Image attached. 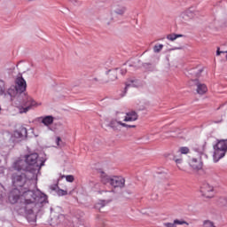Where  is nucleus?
I'll return each instance as SVG.
<instances>
[{"label": "nucleus", "instance_id": "f257e3e1", "mask_svg": "<svg viewBox=\"0 0 227 227\" xmlns=\"http://www.w3.org/2000/svg\"><path fill=\"white\" fill-rule=\"evenodd\" d=\"M12 168L16 171L11 176L13 187L23 190L28 189L33 185V181L36 178V174H35V170L33 168L26 167L24 160L15 161Z\"/></svg>", "mask_w": 227, "mask_h": 227}, {"label": "nucleus", "instance_id": "c9c22d12", "mask_svg": "<svg viewBox=\"0 0 227 227\" xmlns=\"http://www.w3.org/2000/svg\"><path fill=\"white\" fill-rule=\"evenodd\" d=\"M121 75H126L127 74V68H121L120 69Z\"/></svg>", "mask_w": 227, "mask_h": 227}, {"label": "nucleus", "instance_id": "a19ab883", "mask_svg": "<svg viewBox=\"0 0 227 227\" xmlns=\"http://www.w3.org/2000/svg\"><path fill=\"white\" fill-rule=\"evenodd\" d=\"M0 111H1V106H0Z\"/></svg>", "mask_w": 227, "mask_h": 227}, {"label": "nucleus", "instance_id": "a878e982", "mask_svg": "<svg viewBox=\"0 0 227 227\" xmlns=\"http://www.w3.org/2000/svg\"><path fill=\"white\" fill-rule=\"evenodd\" d=\"M124 119H125V114L124 113L116 112L115 120H117V121H121V120L123 121Z\"/></svg>", "mask_w": 227, "mask_h": 227}, {"label": "nucleus", "instance_id": "5701e85b", "mask_svg": "<svg viewBox=\"0 0 227 227\" xmlns=\"http://www.w3.org/2000/svg\"><path fill=\"white\" fill-rule=\"evenodd\" d=\"M183 36L184 35H180V34H169L167 35V39L170 40V42H175L176 38H182Z\"/></svg>", "mask_w": 227, "mask_h": 227}, {"label": "nucleus", "instance_id": "9d476101", "mask_svg": "<svg viewBox=\"0 0 227 227\" xmlns=\"http://www.w3.org/2000/svg\"><path fill=\"white\" fill-rule=\"evenodd\" d=\"M190 150L189 147H180L177 151L176 154L174 155L173 160H175L176 164H182L183 159L182 155H187L189 153Z\"/></svg>", "mask_w": 227, "mask_h": 227}, {"label": "nucleus", "instance_id": "4468645a", "mask_svg": "<svg viewBox=\"0 0 227 227\" xmlns=\"http://www.w3.org/2000/svg\"><path fill=\"white\" fill-rule=\"evenodd\" d=\"M195 85L197 86L196 91L199 95H205L208 91V88L204 83L198 82V79L194 80Z\"/></svg>", "mask_w": 227, "mask_h": 227}, {"label": "nucleus", "instance_id": "4c0bfd02", "mask_svg": "<svg viewBox=\"0 0 227 227\" xmlns=\"http://www.w3.org/2000/svg\"><path fill=\"white\" fill-rule=\"evenodd\" d=\"M51 191H56L58 189V184H53L51 186Z\"/></svg>", "mask_w": 227, "mask_h": 227}, {"label": "nucleus", "instance_id": "c85d7f7f", "mask_svg": "<svg viewBox=\"0 0 227 227\" xmlns=\"http://www.w3.org/2000/svg\"><path fill=\"white\" fill-rule=\"evenodd\" d=\"M201 72H203V70L201 69H199V70H196L194 69L193 71H192V74L194 75V77H200V75H201Z\"/></svg>", "mask_w": 227, "mask_h": 227}, {"label": "nucleus", "instance_id": "ddd939ff", "mask_svg": "<svg viewBox=\"0 0 227 227\" xmlns=\"http://www.w3.org/2000/svg\"><path fill=\"white\" fill-rule=\"evenodd\" d=\"M190 166L195 171H200V169L203 168V161H201V158H193L190 161Z\"/></svg>", "mask_w": 227, "mask_h": 227}, {"label": "nucleus", "instance_id": "473e14b6", "mask_svg": "<svg viewBox=\"0 0 227 227\" xmlns=\"http://www.w3.org/2000/svg\"><path fill=\"white\" fill-rule=\"evenodd\" d=\"M70 1V3L72 4H74V6H79V4H81V1L82 0H69Z\"/></svg>", "mask_w": 227, "mask_h": 227}, {"label": "nucleus", "instance_id": "f03ea898", "mask_svg": "<svg viewBox=\"0 0 227 227\" xmlns=\"http://www.w3.org/2000/svg\"><path fill=\"white\" fill-rule=\"evenodd\" d=\"M24 200V208L28 223H35L36 221V215L35 210L36 208V201L38 203H47V195L42 193L36 196L34 191H31V186L27 189L21 190V200Z\"/></svg>", "mask_w": 227, "mask_h": 227}, {"label": "nucleus", "instance_id": "9b49d317", "mask_svg": "<svg viewBox=\"0 0 227 227\" xmlns=\"http://www.w3.org/2000/svg\"><path fill=\"white\" fill-rule=\"evenodd\" d=\"M108 127H110V129H113V130L116 132H120V130H121V127H128V126H127V123L122 122L121 121L112 119L108 124Z\"/></svg>", "mask_w": 227, "mask_h": 227}, {"label": "nucleus", "instance_id": "2f4dec72", "mask_svg": "<svg viewBox=\"0 0 227 227\" xmlns=\"http://www.w3.org/2000/svg\"><path fill=\"white\" fill-rule=\"evenodd\" d=\"M66 180H67V182L72 183V182H74V180H75V178L74 177V176L68 175V176H66Z\"/></svg>", "mask_w": 227, "mask_h": 227}, {"label": "nucleus", "instance_id": "ea45409f", "mask_svg": "<svg viewBox=\"0 0 227 227\" xmlns=\"http://www.w3.org/2000/svg\"><path fill=\"white\" fill-rule=\"evenodd\" d=\"M177 49H182V48H177Z\"/></svg>", "mask_w": 227, "mask_h": 227}, {"label": "nucleus", "instance_id": "20e7f679", "mask_svg": "<svg viewBox=\"0 0 227 227\" xmlns=\"http://www.w3.org/2000/svg\"><path fill=\"white\" fill-rule=\"evenodd\" d=\"M101 182L105 185L109 184L114 189H116L117 187H120L121 189L122 187H125V178L121 176L103 175L101 176Z\"/></svg>", "mask_w": 227, "mask_h": 227}, {"label": "nucleus", "instance_id": "412c9836", "mask_svg": "<svg viewBox=\"0 0 227 227\" xmlns=\"http://www.w3.org/2000/svg\"><path fill=\"white\" fill-rule=\"evenodd\" d=\"M104 22L106 26H111L113 22H114V14L113 12H110L105 19Z\"/></svg>", "mask_w": 227, "mask_h": 227}, {"label": "nucleus", "instance_id": "2eb2a0df", "mask_svg": "<svg viewBox=\"0 0 227 227\" xmlns=\"http://www.w3.org/2000/svg\"><path fill=\"white\" fill-rule=\"evenodd\" d=\"M139 118L136 111H129L125 114L123 121H136Z\"/></svg>", "mask_w": 227, "mask_h": 227}, {"label": "nucleus", "instance_id": "f704fd0d", "mask_svg": "<svg viewBox=\"0 0 227 227\" xmlns=\"http://www.w3.org/2000/svg\"><path fill=\"white\" fill-rule=\"evenodd\" d=\"M163 225L165 227H176L175 222H173V223H163Z\"/></svg>", "mask_w": 227, "mask_h": 227}, {"label": "nucleus", "instance_id": "bb28decb", "mask_svg": "<svg viewBox=\"0 0 227 227\" xmlns=\"http://www.w3.org/2000/svg\"><path fill=\"white\" fill-rule=\"evenodd\" d=\"M162 49H164L163 44H155L153 47V52L159 53V52H160V51H162Z\"/></svg>", "mask_w": 227, "mask_h": 227}, {"label": "nucleus", "instance_id": "f8f14e48", "mask_svg": "<svg viewBox=\"0 0 227 227\" xmlns=\"http://www.w3.org/2000/svg\"><path fill=\"white\" fill-rule=\"evenodd\" d=\"M200 192L205 198H213L214 187L206 183L201 185Z\"/></svg>", "mask_w": 227, "mask_h": 227}, {"label": "nucleus", "instance_id": "f3484780", "mask_svg": "<svg viewBox=\"0 0 227 227\" xmlns=\"http://www.w3.org/2000/svg\"><path fill=\"white\" fill-rule=\"evenodd\" d=\"M139 86V82L136 79H128L126 82V87L124 89L125 93H127V90H129V88L132 87V88H137Z\"/></svg>", "mask_w": 227, "mask_h": 227}, {"label": "nucleus", "instance_id": "c756f323", "mask_svg": "<svg viewBox=\"0 0 227 227\" xmlns=\"http://www.w3.org/2000/svg\"><path fill=\"white\" fill-rule=\"evenodd\" d=\"M57 194L59 196H67V194H68V192H67L65 190L58 189L57 190Z\"/></svg>", "mask_w": 227, "mask_h": 227}, {"label": "nucleus", "instance_id": "72a5a7b5", "mask_svg": "<svg viewBox=\"0 0 227 227\" xmlns=\"http://www.w3.org/2000/svg\"><path fill=\"white\" fill-rule=\"evenodd\" d=\"M221 54H225V59L227 60V51H220L219 48H217L216 56H221Z\"/></svg>", "mask_w": 227, "mask_h": 227}, {"label": "nucleus", "instance_id": "b1692460", "mask_svg": "<svg viewBox=\"0 0 227 227\" xmlns=\"http://www.w3.org/2000/svg\"><path fill=\"white\" fill-rule=\"evenodd\" d=\"M174 223H175V226H182L183 224H186V226H189V223H187L185 220L184 219H175L174 220Z\"/></svg>", "mask_w": 227, "mask_h": 227}, {"label": "nucleus", "instance_id": "a211bd4d", "mask_svg": "<svg viewBox=\"0 0 227 227\" xmlns=\"http://www.w3.org/2000/svg\"><path fill=\"white\" fill-rule=\"evenodd\" d=\"M195 15H196V12L189 9L188 11L184 12L182 14V18L184 19V20H189L191 19H194Z\"/></svg>", "mask_w": 227, "mask_h": 227}, {"label": "nucleus", "instance_id": "7c9ffc66", "mask_svg": "<svg viewBox=\"0 0 227 227\" xmlns=\"http://www.w3.org/2000/svg\"><path fill=\"white\" fill-rule=\"evenodd\" d=\"M56 143H57V146H59V147L63 146V141L61 140V137H58L56 138Z\"/></svg>", "mask_w": 227, "mask_h": 227}, {"label": "nucleus", "instance_id": "7ed1b4c3", "mask_svg": "<svg viewBox=\"0 0 227 227\" xmlns=\"http://www.w3.org/2000/svg\"><path fill=\"white\" fill-rule=\"evenodd\" d=\"M27 88V83L22 75L17 76L14 81V85H12L4 94V98L8 102H13V99L19 95H22Z\"/></svg>", "mask_w": 227, "mask_h": 227}, {"label": "nucleus", "instance_id": "58836bf2", "mask_svg": "<svg viewBox=\"0 0 227 227\" xmlns=\"http://www.w3.org/2000/svg\"><path fill=\"white\" fill-rule=\"evenodd\" d=\"M92 81H95L96 82H98V78H93Z\"/></svg>", "mask_w": 227, "mask_h": 227}, {"label": "nucleus", "instance_id": "393cba45", "mask_svg": "<svg viewBox=\"0 0 227 227\" xmlns=\"http://www.w3.org/2000/svg\"><path fill=\"white\" fill-rule=\"evenodd\" d=\"M6 82L0 79V95H4L6 92Z\"/></svg>", "mask_w": 227, "mask_h": 227}, {"label": "nucleus", "instance_id": "423d86ee", "mask_svg": "<svg viewBox=\"0 0 227 227\" xmlns=\"http://www.w3.org/2000/svg\"><path fill=\"white\" fill-rule=\"evenodd\" d=\"M214 154L213 159L214 162H219L224 155H226L227 152V139L225 140H220L217 142L215 145H214Z\"/></svg>", "mask_w": 227, "mask_h": 227}, {"label": "nucleus", "instance_id": "0eeeda50", "mask_svg": "<svg viewBox=\"0 0 227 227\" xmlns=\"http://www.w3.org/2000/svg\"><path fill=\"white\" fill-rule=\"evenodd\" d=\"M127 12V7L120 3H114L111 6V13L123 17Z\"/></svg>", "mask_w": 227, "mask_h": 227}, {"label": "nucleus", "instance_id": "e433bc0d", "mask_svg": "<svg viewBox=\"0 0 227 227\" xmlns=\"http://www.w3.org/2000/svg\"><path fill=\"white\" fill-rule=\"evenodd\" d=\"M126 129H136V125H129L127 124V126H124Z\"/></svg>", "mask_w": 227, "mask_h": 227}, {"label": "nucleus", "instance_id": "6ab92c4d", "mask_svg": "<svg viewBox=\"0 0 227 227\" xmlns=\"http://www.w3.org/2000/svg\"><path fill=\"white\" fill-rule=\"evenodd\" d=\"M16 137H27V129L21 127L19 130L15 131Z\"/></svg>", "mask_w": 227, "mask_h": 227}, {"label": "nucleus", "instance_id": "dca6fc26", "mask_svg": "<svg viewBox=\"0 0 227 227\" xmlns=\"http://www.w3.org/2000/svg\"><path fill=\"white\" fill-rule=\"evenodd\" d=\"M38 121L43 123L45 127H49L54 123V117L52 115H47L44 117H39Z\"/></svg>", "mask_w": 227, "mask_h": 227}, {"label": "nucleus", "instance_id": "39448f33", "mask_svg": "<svg viewBox=\"0 0 227 227\" xmlns=\"http://www.w3.org/2000/svg\"><path fill=\"white\" fill-rule=\"evenodd\" d=\"M25 167L34 170V174L36 175V170L40 169L43 166V161L38 164V153H33L25 156Z\"/></svg>", "mask_w": 227, "mask_h": 227}, {"label": "nucleus", "instance_id": "6e6552de", "mask_svg": "<svg viewBox=\"0 0 227 227\" xmlns=\"http://www.w3.org/2000/svg\"><path fill=\"white\" fill-rule=\"evenodd\" d=\"M8 200L12 205H15L19 200H22V190L20 191L18 188L12 189L9 192Z\"/></svg>", "mask_w": 227, "mask_h": 227}, {"label": "nucleus", "instance_id": "aec40b11", "mask_svg": "<svg viewBox=\"0 0 227 227\" xmlns=\"http://www.w3.org/2000/svg\"><path fill=\"white\" fill-rule=\"evenodd\" d=\"M118 79V68L114 71H110L108 74V81L106 82H113V81H116Z\"/></svg>", "mask_w": 227, "mask_h": 227}, {"label": "nucleus", "instance_id": "cd10ccee", "mask_svg": "<svg viewBox=\"0 0 227 227\" xmlns=\"http://www.w3.org/2000/svg\"><path fill=\"white\" fill-rule=\"evenodd\" d=\"M202 227H215V224L210 220H206L203 222Z\"/></svg>", "mask_w": 227, "mask_h": 227}, {"label": "nucleus", "instance_id": "1a4fd4ad", "mask_svg": "<svg viewBox=\"0 0 227 227\" xmlns=\"http://www.w3.org/2000/svg\"><path fill=\"white\" fill-rule=\"evenodd\" d=\"M26 107H20V113H27L31 107H38V106H42L41 103H36L35 99L31 97H27V101H26Z\"/></svg>", "mask_w": 227, "mask_h": 227}, {"label": "nucleus", "instance_id": "4be33fe9", "mask_svg": "<svg viewBox=\"0 0 227 227\" xmlns=\"http://www.w3.org/2000/svg\"><path fill=\"white\" fill-rule=\"evenodd\" d=\"M111 201H113V199H109L107 200H99L98 203H96L95 208H104V207H106L108 203H111Z\"/></svg>", "mask_w": 227, "mask_h": 227}]
</instances>
